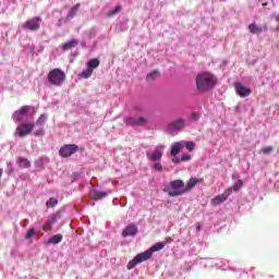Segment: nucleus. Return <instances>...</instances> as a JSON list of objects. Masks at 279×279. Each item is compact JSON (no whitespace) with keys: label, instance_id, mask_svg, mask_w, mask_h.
Returning <instances> with one entry per match:
<instances>
[{"label":"nucleus","instance_id":"obj_1","mask_svg":"<svg viewBox=\"0 0 279 279\" xmlns=\"http://www.w3.org/2000/svg\"><path fill=\"white\" fill-rule=\"evenodd\" d=\"M202 182H204V179L191 178L185 185L184 181L178 179L171 181L165 191L168 193L169 197H180L181 195H184V193L193 191L195 185L202 184Z\"/></svg>","mask_w":279,"mask_h":279},{"label":"nucleus","instance_id":"obj_2","mask_svg":"<svg viewBox=\"0 0 279 279\" xmlns=\"http://www.w3.org/2000/svg\"><path fill=\"white\" fill-rule=\"evenodd\" d=\"M196 90L198 93H208L217 84V76L210 72H202L196 75Z\"/></svg>","mask_w":279,"mask_h":279},{"label":"nucleus","instance_id":"obj_3","mask_svg":"<svg viewBox=\"0 0 279 279\" xmlns=\"http://www.w3.org/2000/svg\"><path fill=\"white\" fill-rule=\"evenodd\" d=\"M160 250H165V243L162 242L155 243L149 250L137 254L132 260H130L126 266L128 269H134L136 265H141V263H145V260H149L154 252H160Z\"/></svg>","mask_w":279,"mask_h":279},{"label":"nucleus","instance_id":"obj_4","mask_svg":"<svg viewBox=\"0 0 279 279\" xmlns=\"http://www.w3.org/2000/svg\"><path fill=\"white\" fill-rule=\"evenodd\" d=\"M47 81L49 82L50 86L60 88L64 82H66V73H64V71H62L60 68H54L47 74Z\"/></svg>","mask_w":279,"mask_h":279},{"label":"nucleus","instance_id":"obj_5","mask_svg":"<svg viewBox=\"0 0 279 279\" xmlns=\"http://www.w3.org/2000/svg\"><path fill=\"white\" fill-rule=\"evenodd\" d=\"M34 123H23L19 125L15 130V136H20V138H25V136H29L32 132H34Z\"/></svg>","mask_w":279,"mask_h":279},{"label":"nucleus","instance_id":"obj_6","mask_svg":"<svg viewBox=\"0 0 279 279\" xmlns=\"http://www.w3.org/2000/svg\"><path fill=\"white\" fill-rule=\"evenodd\" d=\"M40 23H43V19L40 16H35L33 19L27 20L23 25V29H28L29 32H38L40 29Z\"/></svg>","mask_w":279,"mask_h":279},{"label":"nucleus","instance_id":"obj_7","mask_svg":"<svg viewBox=\"0 0 279 279\" xmlns=\"http://www.w3.org/2000/svg\"><path fill=\"white\" fill-rule=\"evenodd\" d=\"M99 64H100L99 59L97 58L90 59L87 62V69L81 73V77H84V80H88V77L93 75V71H95V69H97Z\"/></svg>","mask_w":279,"mask_h":279},{"label":"nucleus","instance_id":"obj_8","mask_svg":"<svg viewBox=\"0 0 279 279\" xmlns=\"http://www.w3.org/2000/svg\"><path fill=\"white\" fill-rule=\"evenodd\" d=\"M80 149V147L75 144H66L62 146L59 150V156L61 158H70V156H73Z\"/></svg>","mask_w":279,"mask_h":279},{"label":"nucleus","instance_id":"obj_9","mask_svg":"<svg viewBox=\"0 0 279 279\" xmlns=\"http://www.w3.org/2000/svg\"><path fill=\"white\" fill-rule=\"evenodd\" d=\"M185 122L183 119H178L168 124V133L169 134H178L180 130H184Z\"/></svg>","mask_w":279,"mask_h":279},{"label":"nucleus","instance_id":"obj_10","mask_svg":"<svg viewBox=\"0 0 279 279\" xmlns=\"http://www.w3.org/2000/svg\"><path fill=\"white\" fill-rule=\"evenodd\" d=\"M230 195H232V187H229L222 194L215 196L211 199V205L219 206V204H223Z\"/></svg>","mask_w":279,"mask_h":279},{"label":"nucleus","instance_id":"obj_11","mask_svg":"<svg viewBox=\"0 0 279 279\" xmlns=\"http://www.w3.org/2000/svg\"><path fill=\"white\" fill-rule=\"evenodd\" d=\"M123 122L128 126L145 125L147 123V119H145L143 117H126V118H124Z\"/></svg>","mask_w":279,"mask_h":279},{"label":"nucleus","instance_id":"obj_12","mask_svg":"<svg viewBox=\"0 0 279 279\" xmlns=\"http://www.w3.org/2000/svg\"><path fill=\"white\" fill-rule=\"evenodd\" d=\"M29 110H34V108L31 106H23L20 110L14 111L12 119L16 122L23 121V117H25Z\"/></svg>","mask_w":279,"mask_h":279},{"label":"nucleus","instance_id":"obj_13","mask_svg":"<svg viewBox=\"0 0 279 279\" xmlns=\"http://www.w3.org/2000/svg\"><path fill=\"white\" fill-rule=\"evenodd\" d=\"M234 88L235 93L241 97H250L252 95V89L243 86V83H235Z\"/></svg>","mask_w":279,"mask_h":279},{"label":"nucleus","instance_id":"obj_14","mask_svg":"<svg viewBox=\"0 0 279 279\" xmlns=\"http://www.w3.org/2000/svg\"><path fill=\"white\" fill-rule=\"evenodd\" d=\"M137 233H138V227L132 223L124 228V230L122 231V236L124 239H128V236H136Z\"/></svg>","mask_w":279,"mask_h":279},{"label":"nucleus","instance_id":"obj_15","mask_svg":"<svg viewBox=\"0 0 279 279\" xmlns=\"http://www.w3.org/2000/svg\"><path fill=\"white\" fill-rule=\"evenodd\" d=\"M110 191H96L93 190L90 192V197L92 199H94L95 202H99V199H104V197H108V195H110Z\"/></svg>","mask_w":279,"mask_h":279},{"label":"nucleus","instance_id":"obj_16","mask_svg":"<svg viewBox=\"0 0 279 279\" xmlns=\"http://www.w3.org/2000/svg\"><path fill=\"white\" fill-rule=\"evenodd\" d=\"M182 149H184V142H175L171 146L170 155L172 157H175V156H178V154H180L182 151Z\"/></svg>","mask_w":279,"mask_h":279},{"label":"nucleus","instance_id":"obj_17","mask_svg":"<svg viewBox=\"0 0 279 279\" xmlns=\"http://www.w3.org/2000/svg\"><path fill=\"white\" fill-rule=\"evenodd\" d=\"M148 159L153 162H158L162 160V148H156L151 155H148Z\"/></svg>","mask_w":279,"mask_h":279},{"label":"nucleus","instance_id":"obj_18","mask_svg":"<svg viewBox=\"0 0 279 279\" xmlns=\"http://www.w3.org/2000/svg\"><path fill=\"white\" fill-rule=\"evenodd\" d=\"M80 45V40L77 39H72L62 46L63 51H69L70 49H73L74 47H77Z\"/></svg>","mask_w":279,"mask_h":279},{"label":"nucleus","instance_id":"obj_19","mask_svg":"<svg viewBox=\"0 0 279 279\" xmlns=\"http://www.w3.org/2000/svg\"><path fill=\"white\" fill-rule=\"evenodd\" d=\"M17 162L21 169H29L32 167V162H29L25 157H19Z\"/></svg>","mask_w":279,"mask_h":279},{"label":"nucleus","instance_id":"obj_20","mask_svg":"<svg viewBox=\"0 0 279 279\" xmlns=\"http://www.w3.org/2000/svg\"><path fill=\"white\" fill-rule=\"evenodd\" d=\"M47 243L50 245H58V243H62V234L58 233L50 239H48Z\"/></svg>","mask_w":279,"mask_h":279},{"label":"nucleus","instance_id":"obj_21","mask_svg":"<svg viewBox=\"0 0 279 279\" xmlns=\"http://www.w3.org/2000/svg\"><path fill=\"white\" fill-rule=\"evenodd\" d=\"M251 34H263V27L258 26L256 23L248 25Z\"/></svg>","mask_w":279,"mask_h":279},{"label":"nucleus","instance_id":"obj_22","mask_svg":"<svg viewBox=\"0 0 279 279\" xmlns=\"http://www.w3.org/2000/svg\"><path fill=\"white\" fill-rule=\"evenodd\" d=\"M159 77H160V72L155 70V71L150 72L149 74H147L146 82H154V80H158Z\"/></svg>","mask_w":279,"mask_h":279},{"label":"nucleus","instance_id":"obj_23","mask_svg":"<svg viewBox=\"0 0 279 279\" xmlns=\"http://www.w3.org/2000/svg\"><path fill=\"white\" fill-rule=\"evenodd\" d=\"M81 5V3H76L74 7H72L68 13V19H73L75 14H77V11L80 10Z\"/></svg>","mask_w":279,"mask_h":279},{"label":"nucleus","instance_id":"obj_24","mask_svg":"<svg viewBox=\"0 0 279 279\" xmlns=\"http://www.w3.org/2000/svg\"><path fill=\"white\" fill-rule=\"evenodd\" d=\"M56 221H58L56 217L50 218L44 226L45 232H49V230H51V227L53 226V223H56Z\"/></svg>","mask_w":279,"mask_h":279},{"label":"nucleus","instance_id":"obj_25","mask_svg":"<svg viewBox=\"0 0 279 279\" xmlns=\"http://www.w3.org/2000/svg\"><path fill=\"white\" fill-rule=\"evenodd\" d=\"M241 189H243V180H238V182L234 183L233 186L231 187V193L232 191L238 193V191H241Z\"/></svg>","mask_w":279,"mask_h":279},{"label":"nucleus","instance_id":"obj_26","mask_svg":"<svg viewBox=\"0 0 279 279\" xmlns=\"http://www.w3.org/2000/svg\"><path fill=\"white\" fill-rule=\"evenodd\" d=\"M122 8L121 4H118L114 9L110 10L107 14V16L112 17L116 14H119V12H121Z\"/></svg>","mask_w":279,"mask_h":279},{"label":"nucleus","instance_id":"obj_27","mask_svg":"<svg viewBox=\"0 0 279 279\" xmlns=\"http://www.w3.org/2000/svg\"><path fill=\"white\" fill-rule=\"evenodd\" d=\"M274 151V146H266L260 148L259 154H264V156H269Z\"/></svg>","mask_w":279,"mask_h":279},{"label":"nucleus","instance_id":"obj_28","mask_svg":"<svg viewBox=\"0 0 279 279\" xmlns=\"http://www.w3.org/2000/svg\"><path fill=\"white\" fill-rule=\"evenodd\" d=\"M47 208H54V206H58V199L56 197H51L46 203Z\"/></svg>","mask_w":279,"mask_h":279},{"label":"nucleus","instance_id":"obj_29","mask_svg":"<svg viewBox=\"0 0 279 279\" xmlns=\"http://www.w3.org/2000/svg\"><path fill=\"white\" fill-rule=\"evenodd\" d=\"M45 123H47V114H41L37 121H36V125H45Z\"/></svg>","mask_w":279,"mask_h":279},{"label":"nucleus","instance_id":"obj_30","mask_svg":"<svg viewBox=\"0 0 279 279\" xmlns=\"http://www.w3.org/2000/svg\"><path fill=\"white\" fill-rule=\"evenodd\" d=\"M184 147H186L187 151H193L195 149V143L194 142H183Z\"/></svg>","mask_w":279,"mask_h":279},{"label":"nucleus","instance_id":"obj_31","mask_svg":"<svg viewBox=\"0 0 279 279\" xmlns=\"http://www.w3.org/2000/svg\"><path fill=\"white\" fill-rule=\"evenodd\" d=\"M34 234H36V229L29 228L26 232L25 239L28 241L34 236Z\"/></svg>","mask_w":279,"mask_h":279},{"label":"nucleus","instance_id":"obj_32","mask_svg":"<svg viewBox=\"0 0 279 279\" xmlns=\"http://www.w3.org/2000/svg\"><path fill=\"white\" fill-rule=\"evenodd\" d=\"M191 158H192L191 154L184 153L181 156V162H189V160H191Z\"/></svg>","mask_w":279,"mask_h":279},{"label":"nucleus","instance_id":"obj_33","mask_svg":"<svg viewBox=\"0 0 279 279\" xmlns=\"http://www.w3.org/2000/svg\"><path fill=\"white\" fill-rule=\"evenodd\" d=\"M153 169H155V171H162V165L160 162L154 163Z\"/></svg>","mask_w":279,"mask_h":279},{"label":"nucleus","instance_id":"obj_34","mask_svg":"<svg viewBox=\"0 0 279 279\" xmlns=\"http://www.w3.org/2000/svg\"><path fill=\"white\" fill-rule=\"evenodd\" d=\"M44 134H45V129H39V130H37V131L34 133L35 136H44Z\"/></svg>","mask_w":279,"mask_h":279},{"label":"nucleus","instance_id":"obj_35","mask_svg":"<svg viewBox=\"0 0 279 279\" xmlns=\"http://www.w3.org/2000/svg\"><path fill=\"white\" fill-rule=\"evenodd\" d=\"M172 162H173V165H180V162H182V159H180V157H178V156H174V157H172Z\"/></svg>","mask_w":279,"mask_h":279},{"label":"nucleus","instance_id":"obj_36","mask_svg":"<svg viewBox=\"0 0 279 279\" xmlns=\"http://www.w3.org/2000/svg\"><path fill=\"white\" fill-rule=\"evenodd\" d=\"M169 243H173V238L167 236V238L165 239L163 244L167 245V244H169Z\"/></svg>","mask_w":279,"mask_h":279},{"label":"nucleus","instance_id":"obj_37","mask_svg":"<svg viewBox=\"0 0 279 279\" xmlns=\"http://www.w3.org/2000/svg\"><path fill=\"white\" fill-rule=\"evenodd\" d=\"M198 114L197 113H192V119H197Z\"/></svg>","mask_w":279,"mask_h":279},{"label":"nucleus","instance_id":"obj_38","mask_svg":"<svg viewBox=\"0 0 279 279\" xmlns=\"http://www.w3.org/2000/svg\"><path fill=\"white\" fill-rule=\"evenodd\" d=\"M3 175V169L0 168V178Z\"/></svg>","mask_w":279,"mask_h":279},{"label":"nucleus","instance_id":"obj_39","mask_svg":"<svg viewBox=\"0 0 279 279\" xmlns=\"http://www.w3.org/2000/svg\"><path fill=\"white\" fill-rule=\"evenodd\" d=\"M196 230H197V232H199V230H202V227H201V226H197V227H196Z\"/></svg>","mask_w":279,"mask_h":279},{"label":"nucleus","instance_id":"obj_40","mask_svg":"<svg viewBox=\"0 0 279 279\" xmlns=\"http://www.w3.org/2000/svg\"><path fill=\"white\" fill-rule=\"evenodd\" d=\"M275 20L277 21V23H279V14L275 17Z\"/></svg>","mask_w":279,"mask_h":279},{"label":"nucleus","instance_id":"obj_41","mask_svg":"<svg viewBox=\"0 0 279 279\" xmlns=\"http://www.w3.org/2000/svg\"><path fill=\"white\" fill-rule=\"evenodd\" d=\"M136 110H138L140 112H143V108H136Z\"/></svg>","mask_w":279,"mask_h":279},{"label":"nucleus","instance_id":"obj_42","mask_svg":"<svg viewBox=\"0 0 279 279\" xmlns=\"http://www.w3.org/2000/svg\"><path fill=\"white\" fill-rule=\"evenodd\" d=\"M267 5H268V3H267V2H264V3H263V7H264V8H265V7H267Z\"/></svg>","mask_w":279,"mask_h":279},{"label":"nucleus","instance_id":"obj_43","mask_svg":"<svg viewBox=\"0 0 279 279\" xmlns=\"http://www.w3.org/2000/svg\"><path fill=\"white\" fill-rule=\"evenodd\" d=\"M8 167H9V168L12 167V162H9V163H8Z\"/></svg>","mask_w":279,"mask_h":279}]
</instances>
